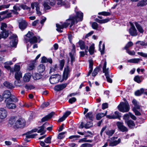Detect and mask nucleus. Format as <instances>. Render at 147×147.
<instances>
[{"instance_id":"1","label":"nucleus","mask_w":147,"mask_h":147,"mask_svg":"<svg viewBox=\"0 0 147 147\" xmlns=\"http://www.w3.org/2000/svg\"><path fill=\"white\" fill-rule=\"evenodd\" d=\"M83 13L80 11L77 12L76 13V16H71L66 21V22L64 23L63 24L60 25L59 24H56V26L57 28V30L60 32H61L64 28H66L69 24H70V27L74 24L77 23L78 21H82L83 18Z\"/></svg>"},{"instance_id":"2","label":"nucleus","mask_w":147,"mask_h":147,"mask_svg":"<svg viewBox=\"0 0 147 147\" xmlns=\"http://www.w3.org/2000/svg\"><path fill=\"white\" fill-rule=\"evenodd\" d=\"M9 123L13 125L15 128H17L22 127L25 125V121L22 118H20L16 120L14 118L12 117L9 120Z\"/></svg>"},{"instance_id":"3","label":"nucleus","mask_w":147,"mask_h":147,"mask_svg":"<svg viewBox=\"0 0 147 147\" xmlns=\"http://www.w3.org/2000/svg\"><path fill=\"white\" fill-rule=\"evenodd\" d=\"M33 34L31 32H28V33L25 35L24 38L26 42H30L31 44L37 42V38L35 36H33Z\"/></svg>"},{"instance_id":"4","label":"nucleus","mask_w":147,"mask_h":147,"mask_svg":"<svg viewBox=\"0 0 147 147\" xmlns=\"http://www.w3.org/2000/svg\"><path fill=\"white\" fill-rule=\"evenodd\" d=\"M118 107L119 111L123 113L128 111L130 109L129 104L127 101L121 102Z\"/></svg>"},{"instance_id":"5","label":"nucleus","mask_w":147,"mask_h":147,"mask_svg":"<svg viewBox=\"0 0 147 147\" xmlns=\"http://www.w3.org/2000/svg\"><path fill=\"white\" fill-rule=\"evenodd\" d=\"M107 62L105 61L103 67V72L105 73V75L108 82L111 83L112 82V80L110 78V72L109 71V68H106Z\"/></svg>"},{"instance_id":"6","label":"nucleus","mask_w":147,"mask_h":147,"mask_svg":"<svg viewBox=\"0 0 147 147\" xmlns=\"http://www.w3.org/2000/svg\"><path fill=\"white\" fill-rule=\"evenodd\" d=\"M55 0H46L43 3V5L46 9H49L51 8L50 5L54 6L55 3Z\"/></svg>"},{"instance_id":"7","label":"nucleus","mask_w":147,"mask_h":147,"mask_svg":"<svg viewBox=\"0 0 147 147\" xmlns=\"http://www.w3.org/2000/svg\"><path fill=\"white\" fill-rule=\"evenodd\" d=\"M61 78V76L57 74L51 76L49 78V81L51 84H54L58 82Z\"/></svg>"},{"instance_id":"8","label":"nucleus","mask_w":147,"mask_h":147,"mask_svg":"<svg viewBox=\"0 0 147 147\" xmlns=\"http://www.w3.org/2000/svg\"><path fill=\"white\" fill-rule=\"evenodd\" d=\"M78 44L81 50L85 49V53L86 55H87L88 51V46L86 44L84 41L81 40L79 41Z\"/></svg>"},{"instance_id":"9","label":"nucleus","mask_w":147,"mask_h":147,"mask_svg":"<svg viewBox=\"0 0 147 147\" xmlns=\"http://www.w3.org/2000/svg\"><path fill=\"white\" fill-rule=\"evenodd\" d=\"M129 23L131 26V27L129 30V34L132 36H136L137 35V31L134 24L130 22H129Z\"/></svg>"},{"instance_id":"10","label":"nucleus","mask_w":147,"mask_h":147,"mask_svg":"<svg viewBox=\"0 0 147 147\" xmlns=\"http://www.w3.org/2000/svg\"><path fill=\"white\" fill-rule=\"evenodd\" d=\"M70 70L68 66H67L64 69L63 75V79L66 80L68 77L69 75Z\"/></svg>"},{"instance_id":"11","label":"nucleus","mask_w":147,"mask_h":147,"mask_svg":"<svg viewBox=\"0 0 147 147\" xmlns=\"http://www.w3.org/2000/svg\"><path fill=\"white\" fill-rule=\"evenodd\" d=\"M17 37V36L16 34H13L10 37V38L11 40L10 41V45L11 47H14L17 44L16 38Z\"/></svg>"},{"instance_id":"12","label":"nucleus","mask_w":147,"mask_h":147,"mask_svg":"<svg viewBox=\"0 0 147 147\" xmlns=\"http://www.w3.org/2000/svg\"><path fill=\"white\" fill-rule=\"evenodd\" d=\"M116 124L118 128L122 132H124L127 131V128L123 125V122H117Z\"/></svg>"},{"instance_id":"13","label":"nucleus","mask_w":147,"mask_h":147,"mask_svg":"<svg viewBox=\"0 0 147 147\" xmlns=\"http://www.w3.org/2000/svg\"><path fill=\"white\" fill-rule=\"evenodd\" d=\"M7 115V110L3 108H0V119H5Z\"/></svg>"},{"instance_id":"14","label":"nucleus","mask_w":147,"mask_h":147,"mask_svg":"<svg viewBox=\"0 0 147 147\" xmlns=\"http://www.w3.org/2000/svg\"><path fill=\"white\" fill-rule=\"evenodd\" d=\"M27 25V22L24 20H22L19 21V27L21 30L25 29Z\"/></svg>"},{"instance_id":"15","label":"nucleus","mask_w":147,"mask_h":147,"mask_svg":"<svg viewBox=\"0 0 147 147\" xmlns=\"http://www.w3.org/2000/svg\"><path fill=\"white\" fill-rule=\"evenodd\" d=\"M70 56L71 57V64H72V63L75 60V56L76 54L75 53V46L74 45H73V49L71 52L69 53Z\"/></svg>"},{"instance_id":"16","label":"nucleus","mask_w":147,"mask_h":147,"mask_svg":"<svg viewBox=\"0 0 147 147\" xmlns=\"http://www.w3.org/2000/svg\"><path fill=\"white\" fill-rule=\"evenodd\" d=\"M67 85V83L57 85L55 87L54 89L56 91H60L65 88Z\"/></svg>"},{"instance_id":"17","label":"nucleus","mask_w":147,"mask_h":147,"mask_svg":"<svg viewBox=\"0 0 147 147\" xmlns=\"http://www.w3.org/2000/svg\"><path fill=\"white\" fill-rule=\"evenodd\" d=\"M5 102L6 104V107L9 109H14L16 107V105L11 103V102L9 101V99H6Z\"/></svg>"},{"instance_id":"18","label":"nucleus","mask_w":147,"mask_h":147,"mask_svg":"<svg viewBox=\"0 0 147 147\" xmlns=\"http://www.w3.org/2000/svg\"><path fill=\"white\" fill-rule=\"evenodd\" d=\"M36 61L35 60H33L31 61L30 63L28 65L27 68V69L28 70H32L35 68Z\"/></svg>"},{"instance_id":"19","label":"nucleus","mask_w":147,"mask_h":147,"mask_svg":"<svg viewBox=\"0 0 147 147\" xmlns=\"http://www.w3.org/2000/svg\"><path fill=\"white\" fill-rule=\"evenodd\" d=\"M11 95V92L8 90L5 91L3 94V97L6 98V99H9Z\"/></svg>"},{"instance_id":"20","label":"nucleus","mask_w":147,"mask_h":147,"mask_svg":"<svg viewBox=\"0 0 147 147\" xmlns=\"http://www.w3.org/2000/svg\"><path fill=\"white\" fill-rule=\"evenodd\" d=\"M54 114L55 113L54 112H52L48 115L46 116L45 117L42 118L41 119L42 121V122H44L47 121L48 119H50L52 117Z\"/></svg>"},{"instance_id":"21","label":"nucleus","mask_w":147,"mask_h":147,"mask_svg":"<svg viewBox=\"0 0 147 147\" xmlns=\"http://www.w3.org/2000/svg\"><path fill=\"white\" fill-rule=\"evenodd\" d=\"M115 115H107L106 117L110 119H115L118 118L119 117V115L118 111H116L115 113Z\"/></svg>"},{"instance_id":"22","label":"nucleus","mask_w":147,"mask_h":147,"mask_svg":"<svg viewBox=\"0 0 147 147\" xmlns=\"http://www.w3.org/2000/svg\"><path fill=\"white\" fill-rule=\"evenodd\" d=\"M3 84L4 86L8 89H11L14 87L12 84L7 81L4 82Z\"/></svg>"},{"instance_id":"23","label":"nucleus","mask_w":147,"mask_h":147,"mask_svg":"<svg viewBox=\"0 0 147 147\" xmlns=\"http://www.w3.org/2000/svg\"><path fill=\"white\" fill-rule=\"evenodd\" d=\"M31 77V75L30 73H26L23 77V80L25 82H28L30 81Z\"/></svg>"},{"instance_id":"24","label":"nucleus","mask_w":147,"mask_h":147,"mask_svg":"<svg viewBox=\"0 0 147 147\" xmlns=\"http://www.w3.org/2000/svg\"><path fill=\"white\" fill-rule=\"evenodd\" d=\"M121 141L120 138H119L117 140H115L113 142H110L109 146H116L119 144Z\"/></svg>"},{"instance_id":"25","label":"nucleus","mask_w":147,"mask_h":147,"mask_svg":"<svg viewBox=\"0 0 147 147\" xmlns=\"http://www.w3.org/2000/svg\"><path fill=\"white\" fill-rule=\"evenodd\" d=\"M125 123L127 124L128 126L131 128H133L135 125L134 121L131 120H129L128 121H127Z\"/></svg>"},{"instance_id":"26","label":"nucleus","mask_w":147,"mask_h":147,"mask_svg":"<svg viewBox=\"0 0 147 147\" xmlns=\"http://www.w3.org/2000/svg\"><path fill=\"white\" fill-rule=\"evenodd\" d=\"M37 69L39 73H42L45 69V66L43 64H40L38 67Z\"/></svg>"},{"instance_id":"27","label":"nucleus","mask_w":147,"mask_h":147,"mask_svg":"<svg viewBox=\"0 0 147 147\" xmlns=\"http://www.w3.org/2000/svg\"><path fill=\"white\" fill-rule=\"evenodd\" d=\"M132 103L134 104V107L133 108L136 109H140V106L139 105L138 102L135 99H134L132 101Z\"/></svg>"},{"instance_id":"28","label":"nucleus","mask_w":147,"mask_h":147,"mask_svg":"<svg viewBox=\"0 0 147 147\" xmlns=\"http://www.w3.org/2000/svg\"><path fill=\"white\" fill-rule=\"evenodd\" d=\"M8 36V32L5 30L3 32H1L0 34V39L2 38H5Z\"/></svg>"},{"instance_id":"29","label":"nucleus","mask_w":147,"mask_h":147,"mask_svg":"<svg viewBox=\"0 0 147 147\" xmlns=\"http://www.w3.org/2000/svg\"><path fill=\"white\" fill-rule=\"evenodd\" d=\"M135 24L139 32L141 33H143L144 30L142 26L137 22H135Z\"/></svg>"},{"instance_id":"30","label":"nucleus","mask_w":147,"mask_h":147,"mask_svg":"<svg viewBox=\"0 0 147 147\" xmlns=\"http://www.w3.org/2000/svg\"><path fill=\"white\" fill-rule=\"evenodd\" d=\"M22 77V73L20 71H17L15 72V78L16 80L20 79Z\"/></svg>"},{"instance_id":"31","label":"nucleus","mask_w":147,"mask_h":147,"mask_svg":"<svg viewBox=\"0 0 147 147\" xmlns=\"http://www.w3.org/2000/svg\"><path fill=\"white\" fill-rule=\"evenodd\" d=\"M32 133H29V132H27L26 135V137L27 138H34L35 136L37 135V134H32Z\"/></svg>"},{"instance_id":"32","label":"nucleus","mask_w":147,"mask_h":147,"mask_svg":"<svg viewBox=\"0 0 147 147\" xmlns=\"http://www.w3.org/2000/svg\"><path fill=\"white\" fill-rule=\"evenodd\" d=\"M102 43V41H100L99 42V50L100 51L101 54L102 55L104 53V50L105 49V45L104 44H103L102 45V49H101L100 47V45Z\"/></svg>"},{"instance_id":"33","label":"nucleus","mask_w":147,"mask_h":147,"mask_svg":"<svg viewBox=\"0 0 147 147\" xmlns=\"http://www.w3.org/2000/svg\"><path fill=\"white\" fill-rule=\"evenodd\" d=\"M145 91V90L142 88L140 90H138L135 92V95L137 96H139L141 94L144 93V91Z\"/></svg>"},{"instance_id":"34","label":"nucleus","mask_w":147,"mask_h":147,"mask_svg":"<svg viewBox=\"0 0 147 147\" xmlns=\"http://www.w3.org/2000/svg\"><path fill=\"white\" fill-rule=\"evenodd\" d=\"M48 124V123L46 122V123H45L42 126H40V127H39L38 128L39 129L38 130V133H41V132H43V131H44V126L45 125H47Z\"/></svg>"},{"instance_id":"35","label":"nucleus","mask_w":147,"mask_h":147,"mask_svg":"<svg viewBox=\"0 0 147 147\" xmlns=\"http://www.w3.org/2000/svg\"><path fill=\"white\" fill-rule=\"evenodd\" d=\"M140 59L139 58H134L130 59L127 60V62L129 63H138L140 61Z\"/></svg>"},{"instance_id":"36","label":"nucleus","mask_w":147,"mask_h":147,"mask_svg":"<svg viewBox=\"0 0 147 147\" xmlns=\"http://www.w3.org/2000/svg\"><path fill=\"white\" fill-rule=\"evenodd\" d=\"M20 67L19 65H15L14 68V69H10V71L11 72H14V71L16 72L20 71Z\"/></svg>"},{"instance_id":"37","label":"nucleus","mask_w":147,"mask_h":147,"mask_svg":"<svg viewBox=\"0 0 147 147\" xmlns=\"http://www.w3.org/2000/svg\"><path fill=\"white\" fill-rule=\"evenodd\" d=\"M114 132V130L113 129L107 130L105 131L106 134L109 136H112Z\"/></svg>"},{"instance_id":"38","label":"nucleus","mask_w":147,"mask_h":147,"mask_svg":"<svg viewBox=\"0 0 147 147\" xmlns=\"http://www.w3.org/2000/svg\"><path fill=\"white\" fill-rule=\"evenodd\" d=\"M94 45H92L89 47V49H88V51L89 52L90 55H92L94 53Z\"/></svg>"},{"instance_id":"39","label":"nucleus","mask_w":147,"mask_h":147,"mask_svg":"<svg viewBox=\"0 0 147 147\" xmlns=\"http://www.w3.org/2000/svg\"><path fill=\"white\" fill-rule=\"evenodd\" d=\"M9 101H10V102H17L18 101V99L13 95H11L9 99Z\"/></svg>"},{"instance_id":"40","label":"nucleus","mask_w":147,"mask_h":147,"mask_svg":"<svg viewBox=\"0 0 147 147\" xmlns=\"http://www.w3.org/2000/svg\"><path fill=\"white\" fill-rule=\"evenodd\" d=\"M31 6L32 9H34L35 7L36 8H38L39 7V3L36 2L32 3L31 4Z\"/></svg>"},{"instance_id":"41","label":"nucleus","mask_w":147,"mask_h":147,"mask_svg":"<svg viewBox=\"0 0 147 147\" xmlns=\"http://www.w3.org/2000/svg\"><path fill=\"white\" fill-rule=\"evenodd\" d=\"M33 78L35 80H38L41 78V76L38 73H35L33 75Z\"/></svg>"},{"instance_id":"42","label":"nucleus","mask_w":147,"mask_h":147,"mask_svg":"<svg viewBox=\"0 0 147 147\" xmlns=\"http://www.w3.org/2000/svg\"><path fill=\"white\" fill-rule=\"evenodd\" d=\"M51 136L47 137L44 140V143L46 144H50L51 143Z\"/></svg>"},{"instance_id":"43","label":"nucleus","mask_w":147,"mask_h":147,"mask_svg":"<svg viewBox=\"0 0 147 147\" xmlns=\"http://www.w3.org/2000/svg\"><path fill=\"white\" fill-rule=\"evenodd\" d=\"M56 3L59 6H61L64 5V2L62 0H56Z\"/></svg>"},{"instance_id":"44","label":"nucleus","mask_w":147,"mask_h":147,"mask_svg":"<svg viewBox=\"0 0 147 147\" xmlns=\"http://www.w3.org/2000/svg\"><path fill=\"white\" fill-rule=\"evenodd\" d=\"M133 45V43L132 42H129L126 44L125 47V49L126 50H129L128 49L132 46Z\"/></svg>"},{"instance_id":"45","label":"nucleus","mask_w":147,"mask_h":147,"mask_svg":"<svg viewBox=\"0 0 147 147\" xmlns=\"http://www.w3.org/2000/svg\"><path fill=\"white\" fill-rule=\"evenodd\" d=\"M92 125L93 124L91 122H88L85 125L84 127L86 129H88L92 127Z\"/></svg>"},{"instance_id":"46","label":"nucleus","mask_w":147,"mask_h":147,"mask_svg":"<svg viewBox=\"0 0 147 147\" xmlns=\"http://www.w3.org/2000/svg\"><path fill=\"white\" fill-rule=\"evenodd\" d=\"M104 116V115L103 113H99L96 115V119L97 120H99Z\"/></svg>"},{"instance_id":"47","label":"nucleus","mask_w":147,"mask_h":147,"mask_svg":"<svg viewBox=\"0 0 147 147\" xmlns=\"http://www.w3.org/2000/svg\"><path fill=\"white\" fill-rule=\"evenodd\" d=\"M66 133V132H62L59 133L58 136V139H61L65 137L64 134Z\"/></svg>"},{"instance_id":"48","label":"nucleus","mask_w":147,"mask_h":147,"mask_svg":"<svg viewBox=\"0 0 147 147\" xmlns=\"http://www.w3.org/2000/svg\"><path fill=\"white\" fill-rule=\"evenodd\" d=\"M86 117L89 118L90 120H92L93 115L92 112H89L86 115Z\"/></svg>"},{"instance_id":"49","label":"nucleus","mask_w":147,"mask_h":147,"mask_svg":"<svg viewBox=\"0 0 147 147\" xmlns=\"http://www.w3.org/2000/svg\"><path fill=\"white\" fill-rule=\"evenodd\" d=\"M99 69L98 68H96L94 70L93 72L92 73V76H95L97 74L98 72L99 71Z\"/></svg>"},{"instance_id":"50","label":"nucleus","mask_w":147,"mask_h":147,"mask_svg":"<svg viewBox=\"0 0 147 147\" xmlns=\"http://www.w3.org/2000/svg\"><path fill=\"white\" fill-rule=\"evenodd\" d=\"M20 7L22 8L23 9H27L30 10V7H28L26 5L24 4H21L20 5Z\"/></svg>"},{"instance_id":"51","label":"nucleus","mask_w":147,"mask_h":147,"mask_svg":"<svg viewBox=\"0 0 147 147\" xmlns=\"http://www.w3.org/2000/svg\"><path fill=\"white\" fill-rule=\"evenodd\" d=\"M99 15H102L104 16H109L111 15V13L109 12L106 11H103L98 13Z\"/></svg>"},{"instance_id":"52","label":"nucleus","mask_w":147,"mask_h":147,"mask_svg":"<svg viewBox=\"0 0 147 147\" xmlns=\"http://www.w3.org/2000/svg\"><path fill=\"white\" fill-rule=\"evenodd\" d=\"M65 61L64 60H61L60 61V70H62L63 69Z\"/></svg>"},{"instance_id":"53","label":"nucleus","mask_w":147,"mask_h":147,"mask_svg":"<svg viewBox=\"0 0 147 147\" xmlns=\"http://www.w3.org/2000/svg\"><path fill=\"white\" fill-rule=\"evenodd\" d=\"M129 114H126L124 115L123 117V119L125 120V122H126V121H128L129 118Z\"/></svg>"},{"instance_id":"54","label":"nucleus","mask_w":147,"mask_h":147,"mask_svg":"<svg viewBox=\"0 0 147 147\" xmlns=\"http://www.w3.org/2000/svg\"><path fill=\"white\" fill-rule=\"evenodd\" d=\"M16 80L15 81V85L18 86H21V81L20 79Z\"/></svg>"},{"instance_id":"55","label":"nucleus","mask_w":147,"mask_h":147,"mask_svg":"<svg viewBox=\"0 0 147 147\" xmlns=\"http://www.w3.org/2000/svg\"><path fill=\"white\" fill-rule=\"evenodd\" d=\"M92 27L94 29H96L98 27V24L95 22H93L92 24Z\"/></svg>"},{"instance_id":"56","label":"nucleus","mask_w":147,"mask_h":147,"mask_svg":"<svg viewBox=\"0 0 147 147\" xmlns=\"http://www.w3.org/2000/svg\"><path fill=\"white\" fill-rule=\"evenodd\" d=\"M145 5H146L143 0L139 2L137 5L138 6H143Z\"/></svg>"},{"instance_id":"57","label":"nucleus","mask_w":147,"mask_h":147,"mask_svg":"<svg viewBox=\"0 0 147 147\" xmlns=\"http://www.w3.org/2000/svg\"><path fill=\"white\" fill-rule=\"evenodd\" d=\"M57 68V65H54L53 67L51 68L49 73H51L52 72H54L55 71L56 69Z\"/></svg>"},{"instance_id":"58","label":"nucleus","mask_w":147,"mask_h":147,"mask_svg":"<svg viewBox=\"0 0 147 147\" xmlns=\"http://www.w3.org/2000/svg\"><path fill=\"white\" fill-rule=\"evenodd\" d=\"M80 142H92V140H86L85 138H84L80 139L79 141Z\"/></svg>"},{"instance_id":"59","label":"nucleus","mask_w":147,"mask_h":147,"mask_svg":"<svg viewBox=\"0 0 147 147\" xmlns=\"http://www.w3.org/2000/svg\"><path fill=\"white\" fill-rule=\"evenodd\" d=\"M138 55L141 56L142 57H144L145 58H147V53H144L143 52H138L137 53Z\"/></svg>"},{"instance_id":"60","label":"nucleus","mask_w":147,"mask_h":147,"mask_svg":"<svg viewBox=\"0 0 147 147\" xmlns=\"http://www.w3.org/2000/svg\"><path fill=\"white\" fill-rule=\"evenodd\" d=\"M126 51L127 53L131 55H133L135 54V52L134 51H131L129 50H127Z\"/></svg>"},{"instance_id":"61","label":"nucleus","mask_w":147,"mask_h":147,"mask_svg":"<svg viewBox=\"0 0 147 147\" xmlns=\"http://www.w3.org/2000/svg\"><path fill=\"white\" fill-rule=\"evenodd\" d=\"M110 20L109 19L107 18L105 19L100 20L99 23L100 24L105 23L108 22Z\"/></svg>"},{"instance_id":"62","label":"nucleus","mask_w":147,"mask_h":147,"mask_svg":"<svg viewBox=\"0 0 147 147\" xmlns=\"http://www.w3.org/2000/svg\"><path fill=\"white\" fill-rule=\"evenodd\" d=\"M76 100V99L75 97H72L70 98L69 100V102L70 104H72L75 102Z\"/></svg>"},{"instance_id":"63","label":"nucleus","mask_w":147,"mask_h":147,"mask_svg":"<svg viewBox=\"0 0 147 147\" xmlns=\"http://www.w3.org/2000/svg\"><path fill=\"white\" fill-rule=\"evenodd\" d=\"M134 80L138 83H140L141 82L140 77L138 76H136L134 78Z\"/></svg>"},{"instance_id":"64","label":"nucleus","mask_w":147,"mask_h":147,"mask_svg":"<svg viewBox=\"0 0 147 147\" xmlns=\"http://www.w3.org/2000/svg\"><path fill=\"white\" fill-rule=\"evenodd\" d=\"M7 27V25L5 23H2L1 27V29L2 30L4 31L5 30L4 28H6Z\"/></svg>"}]
</instances>
